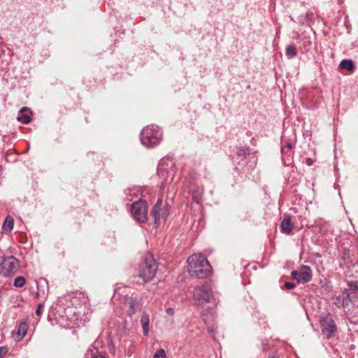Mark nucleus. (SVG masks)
<instances>
[{
	"label": "nucleus",
	"instance_id": "1",
	"mask_svg": "<svg viewBox=\"0 0 358 358\" xmlns=\"http://www.w3.org/2000/svg\"><path fill=\"white\" fill-rule=\"evenodd\" d=\"M188 272L192 277L203 278L211 271V266L206 257L194 254L187 259Z\"/></svg>",
	"mask_w": 358,
	"mask_h": 358
},
{
	"label": "nucleus",
	"instance_id": "2",
	"mask_svg": "<svg viewBox=\"0 0 358 358\" xmlns=\"http://www.w3.org/2000/svg\"><path fill=\"white\" fill-rule=\"evenodd\" d=\"M161 129L155 124L144 127L141 133V141L147 148H153L157 145L162 139Z\"/></svg>",
	"mask_w": 358,
	"mask_h": 358
},
{
	"label": "nucleus",
	"instance_id": "3",
	"mask_svg": "<svg viewBox=\"0 0 358 358\" xmlns=\"http://www.w3.org/2000/svg\"><path fill=\"white\" fill-rule=\"evenodd\" d=\"M157 268L156 260L152 256L148 255L140 266L139 276L145 282L150 281L155 276Z\"/></svg>",
	"mask_w": 358,
	"mask_h": 358
},
{
	"label": "nucleus",
	"instance_id": "4",
	"mask_svg": "<svg viewBox=\"0 0 358 358\" xmlns=\"http://www.w3.org/2000/svg\"><path fill=\"white\" fill-rule=\"evenodd\" d=\"M0 266L1 273L6 278L14 275L20 268L19 261L14 256L3 257Z\"/></svg>",
	"mask_w": 358,
	"mask_h": 358
},
{
	"label": "nucleus",
	"instance_id": "5",
	"mask_svg": "<svg viewBox=\"0 0 358 358\" xmlns=\"http://www.w3.org/2000/svg\"><path fill=\"white\" fill-rule=\"evenodd\" d=\"M131 212L134 219L139 222L144 223L148 220V205L145 201L139 200L131 204Z\"/></svg>",
	"mask_w": 358,
	"mask_h": 358
},
{
	"label": "nucleus",
	"instance_id": "6",
	"mask_svg": "<svg viewBox=\"0 0 358 358\" xmlns=\"http://www.w3.org/2000/svg\"><path fill=\"white\" fill-rule=\"evenodd\" d=\"M322 334L327 338L334 337L337 331V327L329 314L320 318Z\"/></svg>",
	"mask_w": 358,
	"mask_h": 358
},
{
	"label": "nucleus",
	"instance_id": "7",
	"mask_svg": "<svg viewBox=\"0 0 358 358\" xmlns=\"http://www.w3.org/2000/svg\"><path fill=\"white\" fill-rule=\"evenodd\" d=\"M162 201L159 199L151 211V215L155 224L159 223L161 220H165L169 214V205H166L164 208H162Z\"/></svg>",
	"mask_w": 358,
	"mask_h": 358
},
{
	"label": "nucleus",
	"instance_id": "8",
	"mask_svg": "<svg viewBox=\"0 0 358 358\" xmlns=\"http://www.w3.org/2000/svg\"><path fill=\"white\" fill-rule=\"evenodd\" d=\"M211 297V291L205 286L195 287L194 290V299L197 305H200V301L208 302Z\"/></svg>",
	"mask_w": 358,
	"mask_h": 358
},
{
	"label": "nucleus",
	"instance_id": "9",
	"mask_svg": "<svg viewBox=\"0 0 358 358\" xmlns=\"http://www.w3.org/2000/svg\"><path fill=\"white\" fill-rule=\"evenodd\" d=\"M299 277L297 278L299 283H306L312 279V271L311 268L306 265H302L299 271Z\"/></svg>",
	"mask_w": 358,
	"mask_h": 358
},
{
	"label": "nucleus",
	"instance_id": "10",
	"mask_svg": "<svg viewBox=\"0 0 358 358\" xmlns=\"http://www.w3.org/2000/svg\"><path fill=\"white\" fill-rule=\"evenodd\" d=\"M281 231L287 234H289L293 229V224L291 222L290 216L288 215H285L281 224H280Z\"/></svg>",
	"mask_w": 358,
	"mask_h": 358
},
{
	"label": "nucleus",
	"instance_id": "11",
	"mask_svg": "<svg viewBox=\"0 0 358 358\" xmlns=\"http://www.w3.org/2000/svg\"><path fill=\"white\" fill-rule=\"evenodd\" d=\"M20 113L17 118L19 122L23 124H28L30 122V115L31 114V112L28 108L24 107L20 110Z\"/></svg>",
	"mask_w": 358,
	"mask_h": 358
},
{
	"label": "nucleus",
	"instance_id": "12",
	"mask_svg": "<svg viewBox=\"0 0 358 358\" xmlns=\"http://www.w3.org/2000/svg\"><path fill=\"white\" fill-rule=\"evenodd\" d=\"M157 172H158L159 176H160L161 177H164L165 182H167L169 180V175H170V176H171V181H172L173 179L174 170H171L170 171L166 172L165 170V168L164 167V164L159 165V166L158 167V169H157Z\"/></svg>",
	"mask_w": 358,
	"mask_h": 358
},
{
	"label": "nucleus",
	"instance_id": "13",
	"mask_svg": "<svg viewBox=\"0 0 358 358\" xmlns=\"http://www.w3.org/2000/svg\"><path fill=\"white\" fill-rule=\"evenodd\" d=\"M141 323L143 327V334L145 336L148 335L149 332V324H150V317L149 315L146 313H143L141 318Z\"/></svg>",
	"mask_w": 358,
	"mask_h": 358
},
{
	"label": "nucleus",
	"instance_id": "14",
	"mask_svg": "<svg viewBox=\"0 0 358 358\" xmlns=\"http://www.w3.org/2000/svg\"><path fill=\"white\" fill-rule=\"evenodd\" d=\"M14 226V219L11 216H7L2 226L5 232H10Z\"/></svg>",
	"mask_w": 358,
	"mask_h": 358
},
{
	"label": "nucleus",
	"instance_id": "15",
	"mask_svg": "<svg viewBox=\"0 0 358 358\" xmlns=\"http://www.w3.org/2000/svg\"><path fill=\"white\" fill-rule=\"evenodd\" d=\"M341 69H345L348 71H352L355 69V65L350 59H343L339 64Z\"/></svg>",
	"mask_w": 358,
	"mask_h": 358
},
{
	"label": "nucleus",
	"instance_id": "16",
	"mask_svg": "<svg viewBox=\"0 0 358 358\" xmlns=\"http://www.w3.org/2000/svg\"><path fill=\"white\" fill-rule=\"evenodd\" d=\"M85 358H106L105 356L100 355L97 350L89 348L85 354Z\"/></svg>",
	"mask_w": 358,
	"mask_h": 358
},
{
	"label": "nucleus",
	"instance_id": "17",
	"mask_svg": "<svg viewBox=\"0 0 358 358\" xmlns=\"http://www.w3.org/2000/svg\"><path fill=\"white\" fill-rule=\"evenodd\" d=\"M296 55V48L293 45H287L286 48V56L289 58H293Z\"/></svg>",
	"mask_w": 358,
	"mask_h": 358
},
{
	"label": "nucleus",
	"instance_id": "18",
	"mask_svg": "<svg viewBox=\"0 0 358 358\" xmlns=\"http://www.w3.org/2000/svg\"><path fill=\"white\" fill-rule=\"evenodd\" d=\"M27 324L25 322L20 323L18 330H17V334L19 336H20V338H22L25 336L27 334Z\"/></svg>",
	"mask_w": 358,
	"mask_h": 358
},
{
	"label": "nucleus",
	"instance_id": "19",
	"mask_svg": "<svg viewBox=\"0 0 358 358\" xmlns=\"http://www.w3.org/2000/svg\"><path fill=\"white\" fill-rule=\"evenodd\" d=\"M25 282V278L23 276H19L14 280L13 285L16 287H22L24 285Z\"/></svg>",
	"mask_w": 358,
	"mask_h": 358
},
{
	"label": "nucleus",
	"instance_id": "20",
	"mask_svg": "<svg viewBox=\"0 0 358 358\" xmlns=\"http://www.w3.org/2000/svg\"><path fill=\"white\" fill-rule=\"evenodd\" d=\"M192 200L195 203H199L201 201V192L199 190H194L192 193Z\"/></svg>",
	"mask_w": 358,
	"mask_h": 358
},
{
	"label": "nucleus",
	"instance_id": "21",
	"mask_svg": "<svg viewBox=\"0 0 358 358\" xmlns=\"http://www.w3.org/2000/svg\"><path fill=\"white\" fill-rule=\"evenodd\" d=\"M153 358H166V354L164 349L157 350L154 354Z\"/></svg>",
	"mask_w": 358,
	"mask_h": 358
},
{
	"label": "nucleus",
	"instance_id": "22",
	"mask_svg": "<svg viewBox=\"0 0 358 358\" xmlns=\"http://www.w3.org/2000/svg\"><path fill=\"white\" fill-rule=\"evenodd\" d=\"M247 155V152L243 148H238L237 149V155L239 157H245Z\"/></svg>",
	"mask_w": 358,
	"mask_h": 358
},
{
	"label": "nucleus",
	"instance_id": "23",
	"mask_svg": "<svg viewBox=\"0 0 358 358\" xmlns=\"http://www.w3.org/2000/svg\"><path fill=\"white\" fill-rule=\"evenodd\" d=\"M284 287L287 289H291L295 287V285L290 282H286L284 285Z\"/></svg>",
	"mask_w": 358,
	"mask_h": 358
},
{
	"label": "nucleus",
	"instance_id": "24",
	"mask_svg": "<svg viewBox=\"0 0 358 358\" xmlns=\"http://www.w3.org/2000/svg\"><path fill=\"white\" fill-rule=\"evenodd\" d=\"M43 306L42 303H39L37 306V308L36 310V315L38 316H40L41 315V311H42V308H43Z\"/></svg>",
	"mask_w": 358,
	"mask_h": 358
},
{
	"label": "nucleus",
	"instance_id": "25",
	"mask_svg": "<svg viewBox=\"0 0 358 358\" xmlns=\"http://www.w3.org/2000/svg\"><path fill=\"white\" fill-rule=\"evenodd\" d=\"M291 276H292V279H294V280H297V278L299 277V271H292Z\"/></svg>",
	"mask_w": 358,
	"mask_h": 358
},
{
	"label": "nucleus",
	"instance_id": "26",
	"mask_svg": "<svg viewBox=\"0 0 358 358\" xmlns=\"http://www.w3.org/2000/svg\"><path fill=\"white\" fill-rule=\"evenodd\" d=\"M305 163L307 166H310L313 164V159L308 157L306 159Z\"/></svg>",
	"mask_w": 358,
	"mask_h": 358
},
{
	"label": "nucleus",
	"instance_id": "27",
	"mask_svg": "<svg viewBox=\"0 0 358 358\" xmlns=\"http://www.w3.org/2000/svg\"><path fill=\"white\" fill-rule=\"evenodd\" d=\"M6 353V350L4 348L0 347V358H3V355Z\"/></svg>",
	"mask_w": 358,
	"mask_h": 358
},
{
	"label": "nucleus",
	"instance_id": "28",
	"mask_svg": "<svg viewBox=\"0 0 358 358\" xmlns=\"http://www.w3.org/2000/svg\"><path fill=\"white\" fill-rule=\"evenodd\" d=\"M166 313L171 316L174 315V310L172 308H168L166 309Z\"/></svg>",
	"mask_w": 358,
	"mask_h": 358
},
{
	"label": "nucleus",
	"instance_id": "29",
	"mask_svg": "<svg viewBox=\"0 0 358 358\" xmlns=\"http://www.w3.org/2000/svg\"><path fill=\"white\" fill-rule=\"evenodd\" d=\"M213 308H210V307H208L205 311H204V313H203V316L206 315V313H213Z\"/></svg>",
	"mask_w": 358,
	"mask_h": 358
},
{
	"label": "nucleus",
	"instance_id": "30",
	"mask_svg": "<svg viewBox=\"0 0 358 358\" xmlns=\"http://www.w3.org/2000/svg\"><path fill=\"white\" fill-rule=\"evenodd\" d=\"M286 147L289 149H291L292 148V144L290 142H287L286 144Z\"/></svg>",
	"mask_w": 358,
	"mask_h": 358
},
{
	"label": "nucleus",
	"instance_id": "31",
	"mask_svg": "<svg viewBox=\"0 0 358 358\" xmlns=\"http://www.w3.org/2000/svg\"><path fill=\"white\" fill-rule=\"evenodd\" d=\"M130 307H131V308H133V307H134V304H133V303H131Z\"/></svg>",
	"mask_w": 358,
	"mask_h": 358
},
{
	"label": "nucleus",
	"instance_id": "32",
	"mask_svg": "<svg viewBox=\"0 0 358 358\" xmlns=\"http://www.w3.org/2000/svg\"><path fill=\"white\" fill-rule=\"evenodd\" d=\"M269 358H277L275 356L269 357Z\"/></svg>",
	"mask_w": 358,
	"mask_h": 358
}]
</instances>
